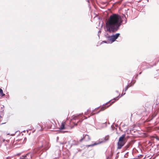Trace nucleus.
Wrapping results in <instances>:
<instances>
[{
  "mask_svg": "<svg viewBox=\"0 0 159 159\" xmlns=\"http://www.w3.org/2000/svg\"><path fill=\"white\" fill-rule=\"evenodd\" d=\"M109 139V136H106L105 137L104 139L106 141H107Z\"/></svg>",
  "mask_w": 159,
  "mask_h": 159,
  "instance_id": "obj_19",
  "label": "nucleus"
},
{
  "mask_svg": "<svg viewBox=\"0 0 159 159\" xmlns=\"http://www.w3.org/2000/svg\"><path fill=\"white\" fill-rule=\"evenodd\" d=\"M2 119V116H0V121Z\"/></svg>",
  "mask_w": 159,
  "mask_h": 159,
  "instance_id": "obj_22",
  "label": "nucleus"
},
{
  "mask_svg": "<svg viewBox=\"0 0 159 159\" xmlns=\"http://www.w3.org/2000/svg\"><path fill=\"white\" fill-rule=\"evenodd\" d=\"M94 110H93L92 112L90 110L88 109L87 110V112L84 113V114L85 115H88V117H89L90 116L93 115L94 114L93 113Z\"/></svg>",
  "mask_w": 159,
  "mask_h": 159,
  "instance_id": "obj_7",
  "label": "nucleus"
},
{
  "mask_svg": "<svg viewBox=\"0 0 159 159\" xmlns=\"http://www.w3.org/2000/svg\"><path fill=\"white\" fill-rule=\"evenodd\" d=\"M83 138L80 139V142L83 140L85 141H87L90 140V138L89 135L87 134H85L84 135H83Z\"/></svg>",
  "mask_w": 159,
  "mask_h": 159,
  "instance_id": "obj_9",
  "label": "nucleus"
},
{
  "mask_svg": "<svg viewBox=\"0 0 159 159\" xmlns=\"http://www.w3.org/2000/svg\"><path fill=\"white\" fill-rule=\"evenodd\" d=\"M65 122L63 121L62 122L61 125L60 126L59 129H60V131L63 133H64L65 132H67V131H61L63 129H66V128L65 126Z\"/></svg>",
  "mask_w": 159,
  "mask_h": 159,
  "instance_id": "obj_6",
  "label": "nucleus"
},
{
  "mask_svg": "<svg viewBox=\"0 0 159 159\" xmlns=\"http://www.w3.org/2000/svg\"><path fill=\"white\" fill-rule=\"evenodd\" d=\"M134 83L133 84H132L131 85L129 86L130 87V86H132L133 85Z\"/></svg>",
  "mask_w": 159,
  "mask_h": 159,
  "instance_id": "obj_26",
  "label": "nucleus"
},
{
  "mask_svg": "<svg viewBox=\"0 0 159 159\" xmlns=\"http://www.w3.org/2000/svg\"><path fill=\"white\" fill-rule=\"evenodd\" d=\"M129 85L128 84H127V85L125 87V89L123 90V91H125V92H126L128 89L129 87Z\"/></svg>",
  "mask_w": 159,
  "mask_h": 159,
  "instance_id": "obj_17",
  "label": "nucleus"
},
{
  "mask_svg": "<svg viewBox=\"0 0 159 159\" xmlns=\"http://www.w3.org/2000/svg\"><path fill=\"white\" fill-rule=\"evenodd\" d=\"M101 125H103V127L104 128L106 127L107 126V124L106 122L104 123H101Z\"/></svg>",
  "mask_w": 159,
  "mask_h": 159,
  "instance_id": "obj_18",
  "label": "nucleus"
},
{
  "mask_svg": "<svg viewBox=\"0 0 159 159\" xmlns=\"http://www.w3.org/2000/svg\"><path fill=\"white\" fill-rule=\"evenodd\" d=\"M0 93L2 97L4 96L5 95V94L3 93L2 90L0 88Z\"/></svg>",
  "mask_w": 159,
  "mask_h": 159,
  "instance_id": "obj_16",
  "label": "nucleus"
},
{
  "mask_svg": "<svg viewBox=\"0 0 159 159\" xmlns=\"http://www.w3.org/2000/svg\"><path fill=\"white\" fill-rule=\"evenodd\" d=\"M105 37L107 39L109 40L111 37V35H109L107 33H106L104 34Z\"/></svg>",
  "mask_w": 159,
  "mask_h": 159,
  "instance_id": "obj_13",
  "label": "nucleus"
},
{
  "mask_svg": "<svg viewBox=\"0 0 159 159\" xmlns=\"http://www.w3.org/2000/svg\"><path fill=\"white\" fill-rule=\"evenodd\" d=\"M122 0H121V1H120V3H121L122 1Z\"/></svg>",
  "mask_w": 159,
  "mask_h": 159,
  "instance_id": "obj_29",
  "label": "nucleus"
},
{
  "mask_svg": "<svg viewBox=\"0 0 159 159\" xmlns=\"http://www.w3.org/2000/svg\"><path fill=\"white\" fill-rule=\"evenodd\" d=\"M131 83H132V82H130V84H131Z\"/></svg>",
  "mask_w": 159,
  "mask_h": 159,
  "instance_id": "obj_32",
  "label": "nucleus"
},
{
  "mask_svg": "<svg viewBox=\"0 0 159 159\" xmlns=\"http://www.w3.org/2000/svg\"><path fill=\"white\" fill-rule=\"evenodd\" d=\"M38 143L39 146L43 148V149L47 150L50 147V145L49 143L43 140V138H40L38 140Z\"/></svg>",
  "mask_w": 159,
  "mask_h": 159,
  "instance_id": "obj_2",
  "label": "nucleus"
},
{
  "mask_svg": "<svg viewBox=\"0 0 159 159\" xmlns=\"http://www.w3.org/2000/svg\"><path fill=\"white\" fill-rule=\"evenodd\" d=\"M120 34L119 33H116L115 34H113L111 35L109 40L110 41L111 43L114 42L120 36Z\"/></svg>",
  "mask_w": 159,
  "mask_h": 159,
  "instance_id": "obj_4",
  "label": "nucleus"
},
{
  "mask_svg": "<svg viewBox=\"0 0 159 159\" xmlns=\"http://www.w3.org/2000/svg\"><path fill=\"white\" fill-rule=\"evenodd\" d=\"M159 155V152L157 153L156 156H158Z\"/></svg>",
  "mask_w": 159,
  "mask_h": 159,
  "instance_id": "obj_24",
  "label": "nucleus"
},
{
  "mask_svg": "<svg viewBox=\"0 0 159 159\" xmlns=\"http://www.w3.org/2000/svg\"><path fill=\"white\" fill-rule=\"evenodd\" d=\"M124 18L126 19L125 23H123L125 24L127 22V20L125 15H123L122 17L116 14L111 16L106 23L105 31L113 33L117 31L123 22L122 18Z\"/></svg>",
  "mask_w": 159,
  "mask_h": 159,
  "instance_id": "obj_1",
  "label": "nucleus"
},
{
  "mask_svg": "<svg viewBox=\"0 0 159 159\" xmlns=\"http://www.w3.org/2000/svg\"><path fill=\"white\" fill-rule=\"evenodd\" d=\"M141 73V72H140L139 73V74H140Z\"/></svg>",
  "mask_w": 159,
  "mask_h": 159,
  "instance_id": "obj_31",
  "label": "nucleus"
},
{
  "mask_svg": "<svg viewBox=\"0 0 159 159\" xmlns=\"http://www.w3.org/2000/svg\"><path fill=\"white\" fill-rule=\"evenodd\" d=\"M84 119H87V117H85V116H84Z\"/></svg>",
  "mask_w": 159,
  "mask_h": 159,
  "instance_id": "obj_25",
  "label": "nucleus"
},
{
  "mask_svg": "<svg viewBox=\"0 0 159 159\" xmlns=\"http://www.w3.org/2000/svg\"><path fill=\"white\" fill-rule=\"evenodd\" d=\"M22 140L21 139L17 140H16V141H14L13 142V143L15 145H17L19 144H20L21 143V142H20V143H19V142L20 141H22Z\"/></svg>",
  "mask_w": 159,
  "mask_h": 159,
  "instance_id": "obj_11",
  "label": "nucleus"
},
{
  "mask_svg": "<svg viewBox=\"0 0 159 159\" xmlns=\"http://www.w3.org/2000/svg\"><path fill=\"white\" fill-rule=\"evenodd\" d=\"M32 157V154L31 153H28L26 155L25 157L27 159H30Z\"/></svg>",
  "mask_w": 159,
  "mask_h": 159,
  "instance_id": "obj_10",
  "label": "nucleus"
},
{
  "mask_svg": "<svg viewBox=\"0 0 159 159\" xmlns=\"http://www.w3.org/2000/svg\"><path fill=\"white\" fill-rule=\"evenodd\" d=\"M79 142H77L76 143H73V144L75 145H77L79 144Z\"/></svg>",
  "mask_w": 159,
  "mask_h": 159,
  "instance_id": "obj_21",
  "label": "nucleus"
},
{
  "mask_svg": "<svg viewBox=\"0 0 159 159\" xmlns=\"http://www.w3.org/2000/svg\"><path fill=\"white\" fill-rule=\"evenodd\" d=\"M110 101H110L108 102H107L106 103L105 105L103 104V106L101 108V109H100V110L97 113H98L100 111L104 110V109H105L106 108H107V107H109L110 106L112 103H113L115 102V101H113V102H112V103L110 105H108V106H106L105 105H107Z\"/></svg>",
  "mask_w": 159,
  "mask_h": 159,
  "instance_id": "obj_8",
  "label": "nucleus"
},
{
  "mask_svg": "<svg viewBox=\"0 0 159 159\" xmlns=\"http://www.w3.org/2000/svg\"><path fill=\"white\" fill-rule=\"evenodd\" d=\"M110 41L109 40L107 39V41H103L101 43V44L103 43H106L107 44H109V43H111Z\"/></svg>",
  "mask_w": 159,
  "mask_h": 159,
  "instance_id": "obj_14",
  "label": "nucleus"
},
{
  "mask_svg": "<svg viewBox=\"0 0 159 159\" xmlns=\"http://www.w3.org/2000/svg\"><path fill=\"white\" fill-rule=\"evenodd\" d=\"M116 92H118V91H116Z\"/></svg>",
  "mask_w": 159,
  "mask_h": 159,
  "instance_id": "obj_33",
  "label": "nucleus"
},
{
  "mask_svg": "<svg viewBox=\"0 0 159 159\" xmlns=\"http://www.w3.org/2000/svg\"><path fill=\"white\" fill-rule=\"evenodd\" d=\"M80 121V119H79V116H74L71 119V122L74 123L75 125H77V123Z\"/></svg>",
  "mask_w": 159,
  "mask_h": 159,
  "instance_id": "obj_5",
  "label": "nucleus"
},
{
  "mask_svg": "<svg viewBox=\"0 0 159 159\" xmlns=\"http://www.w3.org/2000/svg\"><path fill=\"white\" fill-rule=\"evenodd\" d=\"M83 115V113H80V118L81 117V116H82ZM81 120H80V121Z\"/></svg>",
  "mask_w": 159,
  "mask_h": 159,
  "instance_id": "obj_23",
  "label": "nucleus"
},
{
  "mask_svg": "<svg viewBox=\"0 0 159 159\" xmlns=\"http://www.w3.org/2000/svg\"><path fill=\"white\" fill-rule=\"evenodd\" d=\"M61 144H64V143L63 142V143H61Z\"/></svg>",
  "mask_w": 159,
  "mask_h": 159,
  "instance_id": "obj_28",
  "label": "nucleus"
},
{
  "mask_svg": "<svg viewBox=\"0 0 159 159\" xmlns=\"http://www.w3.org/2000/svg\"><path fill=\"white\" fill-rule=\"evenodd\" d=\"M125 94V93H122L121 94V96H120V97H119V96H120V95L118 96L117 97H116L115 98H114L113 99L114 100H118L119 98H120L122 96H123Z\"/></svg>",
  "mask_w": 159,
  "mask_h": 159,
  "instance_id": "obj_12",
  "label": "nucleus"
},
{
  "mask_svg": "<svg viewBox=\"0 0 159 159\" xmlns=\"http://www.w3.org/2000/svg\"><path fill=\"white\" fill-rule=\"evenodd\" d=\"M99 143H93L91 144L87 145L86 146V147H93L94 146L97 145V144H98Z\"/></svg>",
  "mask_w": 159,
  "mask_h": 159,
  "instance_id": "obj_15",
  "label": "nucleus"
},
{
  "mask_svg": "<svg viewBox=\"0 0 159 159\" xmlns=\"http://www.w3.org/2000/svg\"><path fill=\"white\" fill-rule=\"evenodd\" d=\"M89 7L90 8V5L89 4Z\"/></svg>",
  "mask_w": 159,
  "mask_h": 159,
  "instance_id": "obj_30",
  "label": "nucleus"
},
{
  "mask_svg": "<svg viewBox=\"0 0 159 159\" xmlns=\"http://www.w3.org/2000/svg\"><path fill=\"white\" fill-rule=\"evenodd\" d=\"M125 134H124L119 138L118 142L117 143V149H121L125 145Z\"/></svg>",
  "mask_w": 159,
  "mask_h": 159,
  "instance_id": "obj_3",
  "label": "nucleus"
},
{
  "mask_svg": "<svg viewBox=\"0 0 159 159\" xmlns=\"http://www.w3.org/2000/svg\"><path fill=\"white\" fill-rule=\"evenodd\" d=\"M89 0H87V2H88V3H89Z\"/></svg>",
  "mask_w": 159,
  "mask_h": 159,
  "instance_id": "obj_27",
  "label": "nucleus"
},
{
  "mask_svg": "<svg viewBox=\"0 0 159 159\" xmlns=\"http://www.w3.org/2000/svg\"><path fill=\"white\" fill-rule=\"evenodd\" d=\"M101 30H100L98 32V36L99 37V34H100L101 33Z\"/></svg>",
  "mask_w": 159,
  "mask_h": 159,
  "instance_id": "obj_20",
  "label": "nucleus"
}]
</instances>
